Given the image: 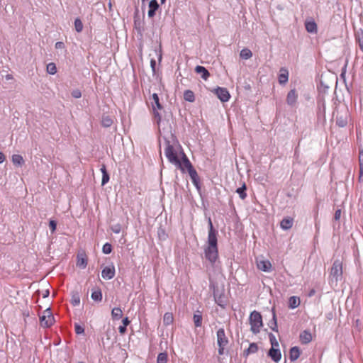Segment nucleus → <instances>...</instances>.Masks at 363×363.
Listing matches in <instances>:
<instances>
[{
  "label": "nucleus",
  "instance_id": "nucleus-1",
  "mask_svg": "<svg viewBox=\"0 0 363 363\" xmlns=\"http://www.w3.org/2000/svg\"><path fill=\"white\" fill-rule=\"evenodd\" d=\"M165 144L164 155L168 161L172 164H179V155L182 156L184 153L180 150V146L178 144H171L169 141H166Z\"/></svg>",
  "mask_w": 363,
  "mask_h": 363
},
{
  "label": "nucleus",
  "instance_id": "nucleus-2",
  "mask_svg": "<svg viewBox=\"0 0 363 363\" xmlns=\"http://www.w3.org/2000/svg\"><path fill=\"white\" fill-rule=\"evenodd\" d=\"M206 257L213 263L218 258L217 237L208 238V247L205 249Z\"/></svg>",
  "mask_w": 363,
  "mask_h": 363
},
{
  "label": "nucleus",
  "instance_id": "nucleus-3",
  "mask_svg": "<svg viewBox=\"0 0 363 363\" xmlns=\"http://www.w3.org/2000/svg\"><path fill=\"white\" fill-rule=\"evenodd\" d=\"M249 323L251 332L253 334L259 333L263 326L262 317L260 313L256 311H252L249 317Z\"/></svg>",
  "mask_w": 363,
  "mask_h": 363
},
{
  "label": "nucleus",
  "instance_id": "nucleus-4",
  "mask_svg": "<svg viewBox=\"0 0 363 363\" xmlns=\"http://www.w3.org/2000/svg\"><path fill=\"white\" fill-rule=\"evenodd\" d=\"M54 317L50 308H47L40 316V323L42 327L48 328L54 323Z\"/></svg>",
  "mask_w": 363,
  "mask_h": 363
},
{
  "label": "nucleus",
  "instance_id": "nucleus-5",
  "mask_svg": "<svg viewBox=\"0 0 363 363\" xmlns=\"http://www.w3.org/2000/svg\"><path fill=\"white\" fill-rule=\"evenodd\" d=\"M350 113L347 108H345L340 111H337V116L336 118V123L339 127H345L348 123Z\"/></svg>",
  "mask_w": 363,
  "mask_h": 363
},
{
  "label": "nucleus",
  "instance_id": "nucleus-6",
  "mask_svg": "<svg viewBox=\"0 0 363 363\" xmlns=\"http://www.w3.org/2000/svg\"><path fill=\"white\" fill-rule=\"evenodd\" d=\"M178 163L179 164H174V165L179 168L182 172H184L185 170L189 171L193 167L191 163L184 153H182V159L178 160Z\"/></svg>",
  "mask_w": 363,
  "mask_h": 363
},
{
  "label": "nucleus",
  "instance_id": "nucleus-7",
  "mask_svg": "<svg viewBox=\"0 0 363 363\" xmlns=\"http://www.w3.org/2000/svg\"><path fill=\"white\" fill-rule=\"evenodd\" d=\"M342 274V264L339 260H335L333 264L330 275L337 281Z\"/></svg>",
  "mask_w": 363,
  "mask_h": 363
},
{
  "label": "nucleus",
  "instance_id": "nucleus-8",
  "mask_svg": "<svg viewBox=\"0 0 363 363\" xmlns=\"http://www.w3.org/2000/svg\"><path fill=\"white\" fill-rule=\"evenodd\" d=\"M257 267L259 270L265 272H269L272 269V264L269 260L263 257L257 258L256 260Z\"/></svg>",
  "mask_w": 363,
  "mask_h": 363
},
{
  "label": "nucleus",
  "instance_id": "nucleus-9",
  "mask_svg": "<svg viewBox=\"0 0 363 363\" xmlns=\"http://www.w3.org/2000/svg\"><path fill=\"white\" fill-rule=\"evenodd\" d=\"M152 108H153V111H154V114H155V116L156 118H157V123L160 122V119H161V117L159 115L158 112L157 111L156 109H159V110H161L162 109V105L160 104V99H159V96L157 94H153L152 95Z\"/></svg>",
  "mask_w": 363,
  "mask_h": 363
},
{
  "label": "nucleus",
  "instance_id": "nucleus-10",
  "mask_svg": "<svg viewBox=\"0 0 363 363\" xmlns=\"http://www.w3.org/2000/svg\"><path fill=\"white\" fill-rule=\"evenodd\" d=\"M298 96V92L295 89L290 90L286 96L287 104L290 106H294L297 102Z\"/></svg>",
  "mask_w": 363,
  "mask_h": 363
},
{
  "label": "nucleus",
  "instance_id": "nucleus-11",
  "mask_svg": "<svg viewBox=\"0 0 363 363\" xmlns=\"http://www.w3.org/2000/svg\"><path fill=\"white\" fill-rule=\"evenodd\" d=\"M115 276V267L113 265L107 266L104 268L101 272V277L103 279L109 280Z\"/></svg>",
  "mask_w": 363,
  "mask_h": 363
},
{
  "label": "nucleus",
  "instance_id": "nucleus-12",
  "mask_svg": "<svg viewBox=\"0 0 363 363\" xmlns=\"http://www.w3.org/2000/svg\"><path fill=\"white\" fill-rule=\"evenodd\" d=\"M215 93L223 102H226L230 99V94L225 88L218 87L215 90Z\"/></svg>",
  "mask_w": 363,
  "mask_h": 363
},
{
  "label": "nucleus",
  "instance_id": "nucleus-13",
  "mask_svg": "<svg viewBox=\"0 0 363 363\" xmlns=\"http://www.w3.org/2000/svg\"><path fill=\"white\" fill-rule=\"evenodd\" d=\"M217 343L218 346H226L228 343V340L223 328H220L217 331Z\"/></svg>",
  "mask_w": 363,
  "mask_h": 363
},
{
  "label": "nucleus",
  "instance_id": "nucleus-14",
  "mask_svg": "<svg viewBox=\"0 0 363 363\" xmlns=\"http://www.w3.org/2000/svg\"><path fill=\"white\" fill-rule=\"evenodd\" d=\"M268 354L276 362H279L281 357V354L279 347L271 348Z\"/></svg>",
  "mask_w": 363,
  "mask_h": 363
},
{
  "label": "nucleus",
  "instance_id": "nucleus-15",
  "mask_svg": "<svg viewBox=\"0 0 363 363\" xmlns=\"http://www.w3.org/2000/svg\"><path fill=\"white\" fill-rule=\"evenodd\" d=\"M159 8V4L156 0H151L149 3L148 17L152 18L155 15V11Z\"/></svg>",
  "mask_w": 363,
  "mask_h": 363
},
{
  "label": "nucleus",
  "instance_id": "nucleus-16",
  "mask_svg": "<svg viewBox=\"0 0 363 363\" xmlns=\"http://www.w3.org/2000/svg\"><path fill=\"white\" fill-rule=\"evenodd\" d=\"M279 82L281 84H285L289 79V72L285 68H281L279 71Z\"/></svg>",
  "mask_w": 363,
  "mask_h": 363
},
{
  "label": "nucleus",
  "instance_id": "nucleus-17",
  "mask_svg": "<svg viewBox=\"0 0 363 363\" xmlns=\"http://www.w3.org/2000/svg\"><path fill=\"white\" fill-rule=\"evenodd\" d=\"M195 71L197 74H200L202 79H203L204 80H206L210 75L208 71L204 67L202 66H196L195 68Z\"/></svg>",
  "mask_w": 363,
  "mask_h": 363
},
{
  "label": "nucleus",
  "instance_id": "nucleus-18",
  "mask_svg": "<svg viewBox=\"0 0 363 363\" xmlns=\"http://www.w3.org/2000/svg\"><path fill=\"white\" fill-rule=\"evenodd\" d=\"M293 223V218H285L281 221L280 226L283 230H289L292 227Z\"/></svg>",
  "mask_w": 363,
  "mask_h": 363
},
{
  "label": "nucleus",
  "instance_id": "nucleus-19",
  "mask_svg": "<svg viewBox=\"0 0 363 363\" xmlns=\"http://www.w3.org/2000/svg\"><path fill=\"white\" fill-rule=\"evenodd\" d=\"M300 340L303 344H307L312 340V335L308 331L304 330L300 334Z\"/></svg>",
  "mask_w": 363,
  "mask_h": 363
},
{
  "label": "nucleus",
  "instance_id": "nucleus-20",
  "mask_svg": "<svg viewBox=\"0 0 363 363\" xmlns=\"http://www.w3.org/2000/svg\"><path fill=\"white\" fill-rule=\"evenodd\" d=\"M305 26L308 33H315L317 32V25L313 21H306Z\"/></svg>",
  "mask_w": 363,
  "mask_h": 363
},
{
  "label": "nucleus",
  "instance_id": "nucleus-21",
  "mask_svg": "<svg viewBox=\"0 0 363 363\" xmlns=\"http://www.w3.org/2000/svg\"><path fill=\"white\" fill-rule=\"evenodd\" d=\"M301 301L300 298L297 296H291L289 300V307L290 308L294 309L297 308L300 305Z\"/></svg>",
  "mask_w": 363,
  "mask_h": 363
},
{
  "label": "nucleus",
  "instance_id": "nucleus-22",
  "mask_svg": "<svg viewBox=\"0 0 363 363\" xmlns=\"http://www.w3.org/2000/svg\"><path fill=\"white\" fill-rule=\"evenodd\" d=\"M257 350H258L257 345L256 343H251L249 345V347L244 351L243 354L245 356H248L250 354L256 353L257 352Z\"/></svg>",
  "mask_w": 363,
  "mask_h": 363
},
{
  "label": "nucleus",
  "instance_id": "nucleus-23",
  "mask_svg": "<svg viewBox=\"0 0 363 363\" xmlns=\"http://www.w3.org/2000/svg\"><path fill=\"white\" fill-rule=\"evenodd\" d=\"M77 265L82 269H84L87 265V261L84 255H78Z\"/></svg>",
  "mask_w": 363,
  "mask_h": 363
},
{
  "label": "nucleus",
  "instance_id": "nucleus-24",
  "mask_svg": "<svg viewBox=\"0 0 363 363\" xmlns=\"http://www.w3.org/2000/svg\"><path fill=\"white\" fill-rule=\"evenodd\" d=\"M300 356V350L298 347H294L290 350V359L291 361L296 360Z\"/></svg>",
  "mask_w": 363,
  "mask_h": 363
},
{
  "label": "nucleus",
  "instance_id": "nucleus-25",
  "mask_svg": "<svg viewBox=\"0 0 363 363\" xmlns=\"http://www.w3.org/2000/svg\"><path fill=\"white\" fill-rule=\"evenodd\" d=\"M188 172H189V174L192 180V182L196 186H197L198 183H199V177H198V174H197L196 171L194 169V167H192L191 169H190L188 171Z\"/></svg>",
  "mask_w": 363,
  "mask_h": 363
},
{
  "label": "nucleus",
  "instance_id": "nucleus-26",
  "mask_svg": "<svg viewBox=\"0 0 363 363\" xmlns=\"http://www.w3.org/2000/svg\"><path fill=\"white\" fill-rule=\"evenodd\" d=\"M194 323L196 327H201L202 324V315L199 311H197L193 317Z\"/></svg>",
  "mask_w": 363,
  "mask_h": 363
},
{
  "label": "nucleus",
  "instance_id": "nucleus-27",
  "mask_svg": "<svg viewBox=\"0 0 363 363\" xmlns=\"http://www.w3.org/2000/svg\"><path fill=\"white\" fill-rule=\"evenodd\" d=\"M359 161L360 167L359 179L363 182V150L359 152Z\"/></svg>",
  "mask_w": 363,
  "mask_h": 363
},
{
  "label": "nucleus",
  "instance_id": "nucleus-28",
  "mask_svg": "<svg viewBox=\"0 0 363 363\" xmlns=\"http://www.w3.org/2000/svg\"><path fill=\"white\" fill-rule=\"evenodd\" d=\"M123 312L120 308H114L112 309L111 315L113 319L118 320L122 317Z\"/></svg>",
  "mask_w": 363,
  "mask_h": 363
},
{
  "label": "nucleus",
  "instance_id": "nucleus-29",
  "mask_svg": "<svg viewBox=\"0 0 363 363\" xmlns=\"http://www.w3.org/2000/svg\"><path fill=\"white\" fill-rule=\"evenodd\" d=\"M184 99L189 102H193L195 100L194 94L191 90H186L184 93Z\"/></svg>",
  "mask_w": 363,
  "mask_h": 363
},
{
  "label": "nucleus",
  "instance_id": "nucleus-30",
  "mask_svg": "<svg viewBox=\"0 0 363 363\" xmlns=\"http://www.w3.org/2000/svg\"><path fill=\"white\" fill-rule=\"evenodd\" d=\"M12 162L14 164L21 166L24 163L23 157L20 155H13L12 156Z\"/></svg>",
  "mask_w": 363,
  "mask_h": 363
},
{
  "label": "nucleus",
  "instance_id": "nucleus-31",
  "mask_svg": "<svg viewBox=\"0 0 363 363\" xmlns=\"http://www.w3.org/2000/svg\"><path fill=\"white\" fill-rule=\"evenodd\" d=\"M240 56L242 59L247 60L252 56V53L250 50L244 48L240 51Z\"/></svg>",
  "mask_w": 363,
  "mask_h": 363
},
{
  "label": "nucleus",
  "instance_id": "nucleus-32",
  "mask_svg": "<svg viewBox=\"0 0 363 363\" xmlns=\"http://www.w3.org/2000/svg\"><path fill=\"white\" fill-rule=\"evenodd\" d=\"M113 123V120L108 116H103L101 124L104 127H110Z\"/></svg>",
  "mask_w": 363,
  "mask_h": 363
},
{
  "label": "nucleus",
  "instance_id": "nucleus-33",
  "mask_svg": "<svg viewBox=\"0 0 363 363\" xmlns=\"http://www.w3.org/2000/svg\"><path fill=\"white\" fill-rule=\"evenodd\" d=\"M173 320H174V318H173V315L172 313H166L164 315L163 322L165 325H170L171 323H172Z\"/></svg>",
  "mask_w": 363,
  "mask_h": 363
},
{
  "label": "nucleus",
  "instance_id": "nucleus-34",
  "mask_svg": "<svg viewBox=\"0 0 363 363\" xmlns=\"http://www.w3.org/2000/svg\"><path fill=\"white\" fill-rule=\"evenodd\" d=\"M91 298L96 301H100L102 299V294L100 290L94 291L91 293Z\"/></svg>",
  "mask_w": 363,
  "mask_h": 363
},
{
  "label": "nucleus",
  "instance_id": "nucleus-35",
  "mask_svg": "<svg viewBox=\"0 0 363 363\" xmlns=\"http://www.w3.org/2000/svg\"><path fill=\"white\" fill-rule=\"evenodd\" d=\"M208 227H209V230H208V238H211V235L213 238L217 237L216 236V232L213 229V223H212L211 219L210 218H208Z\"/></svg>",
  "mask_w": 363,
  "mask_h": 363
},
{
  "label": "nucleus",
  "instance_id": "nucleus-36",
  "mask_svg": "<svg viewBox=\"0 0 363 363\" xmlns=\"http://www.w3.org/2000/svg\"><path fill=\"white\" fill-rule=\"evenodd\" d=\"M167 354L165 352L160 353L157 358V363H167Z\"/></svg>",
  "mask_w": 363,
  "mask_h": 363
},
{
  "label": "nucleus",
  "instance_id": "nucleus-37",
  "mask_svg": "<svg viewBox=\"0 0 363 363\" xmlns=\"http://www.w3.org/2000/svg\"><path fill=\"white\" fill-rule=\"evenodd\" d=\"M245 189H246V186H245V184H244L242 185V187L238 188V189L236 190V192L239 194V196H240V199H245V198H246V196H247V194H246V193H245Z\"/></svg>",
  "mask_w": 363,
  "mask_h": 363
},
{
  "label": "nucleus",
  "instance_id": "nucleus-38",
  "mask_svg": "<svg viewBox=\"0 0 363 363\" xmlns=\"http://www.w3.org/2000/svg\"><path fill=\"white\" fill-rule=\"evenodd\" d=\"M269 340H270L271 345H272L271 348L279 347V342H278L275 335H273L272 333H270L269 335Z\"/></svg>",
  "mask_w": 363,
  "mask_h": 363
},
{
  "label": "nucleus",
  "instance_id": "nucleus-39",
  "mask_svg": "<svg viewBox=\"0 0 363 363\" xmlns=\"http://www.w3.org/2000/svg\"><path fill=\"white\" fill-rule=\"evenodd\" d=\"M74 28L77 32L80 33L83 30V24L79 18L74 21Z\"/></svg>",
  "mask_w": 363,
  "mask_h": 363
},
{
  "label": "nucleus",
  "instance_id": "nucleus-40",
  "mask_svg": "<svg viewBox=\"0 0 363 363\" xmlns=\"http://www.w3.org/2000/svg\"><path fill=\"white\" fill-rule=\"evenodd\" d=\"M47 72L50 74H54L57 72V68L55 63L50 62L47 65Z\"/></svg>",
  "mask_w": 363,
  "mask_h": 363
},
{
  "label": "nucleus",
  "instance_id": "nucleus-41",
  "mask_svg": "<svg viewBox=\"0 0 363 363\" xmlns=\"http://www.w3.org/2000/svg\"><path fill=\"white\" fill-rule=\"evenodd\" d=\"M111 250H112V247H111V245L106 242L104 245L103 246V248H102V251L104 254H110L111 252Z\"/></svg>",
  "mask_w": 363,
  "mask_h": 363
},
{
  "label": "nucleus",
  "instance_id": "nucleus-42",
  "mask_svg": "<svg viewBox=\"0 0 363 363\" xmlns=\"http://www.w3.org/2000/svg\"><path fill=\"white\" fill-rule=\"evenodd\" d=\"M357 40L359 43V46L361 50L363 52V31H360L357 33Z\"/></svg>",
  "mask_w": 363,
  "mask_h": 363
},
{
  "label": "nucleus",
  "instance_id": "nucleus-43",
  "mask_svg": "<svg viewBox=\"0 0 363 363\" xmlns=\"http://www.w3.org/2000/svg\"><path fill=\"white\" fill-rule=\"evenodd\" d=\"M80 303V298L79 296L76 294V295H73L72 298V303L74 305V306H78Z\"/></svg>",
  "mask_w": 363,
  "mask_h": 363
},
{
  "label": "nucleus",
  "instance_id": "nucleus-44",
  "mask_svg": "<svg viewBox=\"0 0 363 363\" xmlns=\"http://www.w3.org/2000/svg\"><path fill=\"white\" fill-rule=\"evenodd\" d=\"M74 329L76 333L78 335L83 334L84 333V328L78 324L74 325Z\"/></svg>",
  "mask_w": 363,
  "mask_h": 363
},
{
  "label": "nucleus",
  "instance_id": "nucleus-45",
  "mask_svg": "<svg viewBox=\"0 0 363 363\" xmlns=\"http://www.w3.org/2000/svg\"><path fill=\"white\" fill-rule=\"evenodd\" d=\"M273 326H271V328L272 330L277 332L278 331V327L277 323V319H276V315L275 313L273 312Z\"/></svg>",
  "mask_w": 363,
  "mask_h": 363
},
{
  "label": "nucleus",
  "instance_id": "nucleus-46",
  "mask_svg": "<svg viewBox=\"0 0 363 363\" xmlns=\"http://www.w3.org/2000/svg\"><path fill=\"white\" fill-rule=\"evenodd\" d=\"M109 180V176L107 172H104V174L102 175L101 185H105Z\"/></svg>",
  "mask_w": 363,
  "mask_h": 363
},
{
  "label": "nucleus",
  "instance_id": "nucleus-47",
  "mask_svg": "<svg viewBox=\"0 0 363 363\" xmlns=\"http://www.w3.org/2000/svg\"><path fill=\"white\" fill-rule=\"evenodd\" d=\"M49 227L51 230V232L52 233H54L55 230H56V227H57V223L55 220H51L49 223Z\"/></svg>",
  "mask_w": 363,
  "mask_h": 363
},
{
  "label": "nucleus",
  "instance_id": "nucleus-48",
  "mask_svg": "<svg viewBox=\"0 0 363 363\" xmlns=\"http://www.w3.org/2000/svg\"><path fill=\"white\" fill-rule=\"evenodd\" d=\"M72 96L74 98L79 99L82 96V93L79 89H75V90L72 91Z\"/></svg>",
  "mask_w": 363,
  "mask_h": 363
},
{
  "label": "nucleus",
  "instance_id": "nucleus-49",
  "mask_svg": "<svg viewBox=\"0 0 363 363\" xmlns=\"http://www.w3.org/2000/svg\"><path fill=\"white\" fill-rule=\"evenodd\" d=\"M341 217V210L340 209H337L336 210L335 213V216H334V219L335 220H338Z\"/></svg>",
  "mask_w": 363,
  "mask_h": 363
},
{
  "label": "nucleus",
  "instance_id": "nucleus-50",
  "mask_svg": "<svg viewBox=\"0 0 363 363\" xmlns=\"http://www.w3.org/2000/svg\"><path fill=\"white\" fill-rule=\"evenodd\" d=\"M65 48V45L62 42H57L55 43V48L56 49H63Z\"/></svg>",
  "mask_w": 363,
  "mask_h": 363
},
{
  "label": "nucleus",
  "instance_id": "nucleus-51",
  "mask_svg": "<svg viewBox=\"0 0 363 363\" xmlns=\"http://www.w3.org/2000/svg\"><path fill=\"white\" fill-rule=\"evenodd\" d=\"M118 330L121 334H124L126 331V326H124V325L119 326Z\"/></svg>",
  "mask_w": 363,
  "mask_h": 363
},
{
  "label": "nucleus",
  "instance_id": "nucleus-52",
  "mask_svg": "<svg viewBox=\"0 0 363 363\" xmlns=\"http://www.w3.org/2000/svg\"><path fill=\"white\" fill-rule=\"evenodd\" d=\"M150 65H151V67H152V71H153V72H155V66H156V61H155V60L152 59V60H150Z\"/></svg>",
  "mask_w": 363,
  "mask_h": 363
},
{
  "label": "nucleus",
  "instance_id": "nucleus-53",
  "mask_svg": "<svg viewBox=\"0 0 363 363\" xmlns=\"http://www.w3.org/2000/svg\"><path fill=\"white\" fill-rule=\"evenodd\" d=\"M218 347H219V348H218V354L220 355H221L224 352V348H225V346H218Z\"/></svg>",
  "mask_w": 363,
  "mask_h": 363
},
{
  "label": "nucleus",
  "instance_id": "nucleus-54",
  "mask_svg": "<svg viewBox=\"0 0 363 363\" xmlns=\"http://www.w3.org/2000/svg\"><path fill=\"white\" fill-rule=\"evenodd\" d=\"M130 323V321L128 320V318H125L123 320V325L124 326H127L128 324Z\"/></svg>",
  "mask_w": 363,
  "mask_h": 363
},
{
  "label": "nucleus",
  "instance_id": "nucleus-55",
  "mask_svg": "<svg viewBox=\"0 0 363 363\" xmlns=\"http://www.w3.org/2000/svg\"><path fill=\"white\" fill-rule=\"evenodd\" d=\"M5 160L4 155L0 152V164L2 163Z\"/></svg>",
  "mask_w": 363,
  "mask_h": 363
},
{
  "label": "nucleus",
  "instance_id": "nucleus-56",
  "mask_svg": "<svg viewBox=\"0 0 363 363\" xmlns=\"http://www.w3.org/2000/svg\"><path fill=\"white\" fill-rule=\"evenodd\" d=\"M113 230L115 233H120V226H118V225L115 226V228Z\"/></svg>",
  "mask_w": 363,
  "mask_h": 363
},
{
  "label": "nucleus",
  "instance_id": "nucleus-57",
  "mask_svg": "<svg viewBox=\"0 0 363 363\" xmlns=\"http://www.w3.org/2000/svg\"><path fill=\"white\" fill-rule=\"evenodd\" d=\"M5 78L6 80H10L13 79V76L11 74H8L5 76Z\"/></svg>",
  "mask_w": 363,
  "mask_h": 363
},
{
  "label": "nucleus",
  "instance_id": "nucleus-58",
  "mask_svg": "<svg viewBox=\"0 0 363 363\" xmlns=\"http://www.w3.org/2000/svg\"><path fill=\"white\" fill-rule=\"evenodd\" d=\"M101 172H102V174H104V172H107L105 165H102V167L101 168Z\"/></svg>",
  "mask_w": 363,
  "mask_h": 363
},
{
  "label": "nucleus",
  "instance_id": "nucleus-59",
  "mask_svg": "<svg viewBox=\"0 0 363 363\" xmlns=\"http://www.w3.org/2000/svg\"><path fill=\"white\" fill-rule=\"evenodd\" d=\"M48 295H49V291H45V293L43 294V298L48 296Z\"/></svg>",
  "mask_w": 363,
  "mask_h": 363
},
{
  "label": "nucleus",
  "instance_id": "nucleus-60",
  "mask_svg": "<svg viewBox=\"0 0 363 363\" xmlns=\"http://www.w3.org/2000/svg\"><path fill=\"white\" fill-rule=\"evenodd\" d=\"M315 294V291L314 290H311V292L309 293V296H313V294Z\"/></svg>",
  "mask_w": 363,
  "mask_h": 363
},
{
  "label": "nucleus",
  "instance_id": "nucleus-61",
  "mask_svg": "<svg viewBox=\"0 0 363 363\" xmlns=\"http://www.w3.org/2000/svg\"><path fill=\"white\" fill-rule=\"evenodd\" d=\"M161 59H162V55H161V54H160V55H159V60H160Z\"/></svg>",
  "mask_w": 363,
  "mask_h": 363
},
{
  "label": "nucleus",
  "instance_id": "nucleus-62",
  "mask_svg": "<svg viewBox=\"0 0 363 363\" xmlns=\"http://www.w3.org/2000/svg\"><path fill=\"white\" fill-rule=\"evenodd\" d=\"M165 1V0H161L162 4H163Z\"/></svg>",
  "mask_w": 363,
  "mask_h": 363
},
{
  "label": "nucleus",
  "instance_id": "nucleus-63",
  "mask_svg": "<svg viewBox=\"0 0 363 363\" xmlns=\"http://www.w3.org/2000/svg\"><path fill=\"white\" fill-rule=\"evenodd\" d=\"M145 0H142L143 2H144Z\"/></svg>",
  "mask_w": 363,
  "mask_h": 363
}]
</instances>
